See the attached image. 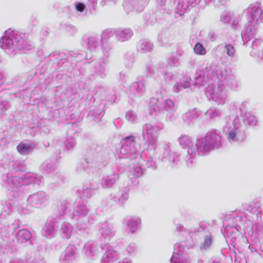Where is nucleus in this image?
<instances>
[{
  "label": "nucleus",
  "mask_w": 263,
  "mask_h": 263,
  "mask_svg": "<svg viewBox=\"0 0 263 263\" xmlns=\"http://www.w3.org/2000/svg\"><path fill=\"white\" fill-rule=\"evenodd\" d=\"M28 202L33 206L40 207L46 202V198L44 193H37L31 195Z\"/></svg>",
  "instance_id": "obj_11"
},
{
  "label": "nucleus",
  "mask_w": 263,
  "mask_h": 263,
  "mask_svg": "<svg viewBox=\"0 0 263 263\" xmlns=\"http://www.w3.org/2000/svg\"><path fill=\"white\" fill-rule=\"evenodd\" d=\"M85 7L84 4L82 3H78L76 5V8L77 10L79 11L82 12L83 11Z\"/></svg>",
  "instance_id": "obj_44"
},
{
  "label": "nucleus",
  "mask_w": 263,
  "mask_h": 263,
  "mask_svg": "<svg viewBox=\"0 0 263 263\" xmlns=\"http://www.w3.org/2000/svg\"><path fill=\"white\" fill-rule=\"evenodd\" d=\"M205 95L209 99L218 104L224 103L227 98L226 89L222 85H209L205 91Z\"/></svg>",
  "instance_id": "obj_5"
},
{
  "label": "nucleus",
  "mask_w": 263,
  "mask_h": 263,
  "mask_svg": "<svg viewBox=\"0 0 263 263\" xmlns=\"http://www.w3.org/2000/svg\"><path fill=\"white\" fill-rule=\"evenodd\" d=\"M98 45V41L95 37H90L87 40V46L90 50H94Z\"/></svg>",
  "instance_id": "obj_28"
},
{
  "label": "nucleus",
  "mask_w": 263,
  "mask_h": 263,
  "mask_svg": "<svg viewBox=\"0 0 263 263\" xmlns=\"http://www.w3.org/2000/svg\"><path fill=\"white\" fill-rule=\"evenodd\" d=\"M76 248L73 246H68L61 255V263H71L76 257Z\"/></svg>",
  "instance_id": "obj_10"
},
{
  "label": "nucleus",
  "mask_w": 263,
  "mask_h": 263,
  "mask_svg": "<svg viewBox=\"0 0 263 263\" xmlns=\"http://www.w3.org/2000/svg\"><path fill=\"white\" fill-rule=\"evenodd\" d=\"M245 121L250 126H254L256 123V119L254 116L252 115L250 112H246L245 114Z\"/></svg>",
  "instance_id": "obj_31"
},
{
  "label": "nucleus",
  "mask_w": 263,
  "mask_h": 263,
  "mask_svg": "<svg viewBox=\"0 0 263 263\" xmlns=\"http://www.w3.org/2000/svg\"><path fill=\"white\" fill-rule=\"evenodd\" d=\"M243 12L246 14L249 23L259 24L262 22V11L257 5H251Z\"/></svg>",
  "instance_id": "obj_7"
},
{
  "label": "nucleus",
  "mask_w": 263,
  "mask_h": 263,
  "mask_svg": "<svg viewBox=\"0 0 263 263\" xmlns=\"http://www.w3.org/2000/svg\"><path fill=\"white\" fill-rule=\"evenodd\" d=\"M171 144L164 146V152L161 157V160L172 166H175L179 161V155L171 148Z\"/></svg>",
  "instance_id": "obj_8"
},
{
  "label": "nucleus",
  "mask_w": 263,
  "mask_h": 263,
  "mask_svg": "<svg viewBox=\"0 0 263 263\" xmlns=\"http://www.w3.org/2000/svg\"><path fill=\"white\" fill-rule=\"evenodd\" d=\"M116 33L118 39L122 42L128 40L133 34L132 30L128 28L117 30Z\"/></svg>",
  "instance_id": "obj_14"
},
{
  "label": "nucleus",
  "mask_w": 263,
  "mask_h": 263,
  "mask_svg": "<svg viewBox=\"0 0 263 263\" xmlns=\"http://www.w3.org/2000/svg\"><path fill=\"white\" fill-rule=\"evenodd\" d=\"M77 211L82 215H85L87 213L88 210L85 205H81L78 207Z\"/></svg>",
  "instance_id": "obj_40"
},
{
  "label": "nucleus",
  "mask_w": 263,
  "mask_h": 263,
  "mask_svg": "<svg viewBox=\"0 0 263 263\" xmlns=\"http://www.w3.org/2000/svg\"><path fill=\"white\" fill-rule=\"evenodd\" d=\"M212 263H217V262H213Z\"/></svg>",
  "instance_id": "obj_53"
},
{
  "label": "nucleus",
  "mask_w": 263,
  "mask_h": 263,
  "mask_svg": "<svg viewBox=\"0 0 263 263\" xmlns=\"http://www.w3.org/2000/svg\"><path fill=\"white\" fill-rule=\"evenodd\" d=\"M176 228L179 230H181L182 229H183V226L179 224L178 226H177Z\"/></svg>",
  "instance_id": "obj_50"
},
{
  "label": "nucleus",
  "mask_w": 263,
  "mask_h": 263,
  "mask_svg": "<svg viewBox=\"0 0 263 263\" xmlns=\"http://www.w3.org/2000/svg\"><path fill=\"white\" fill-rule=\"evenodd\" d=\"M73 227L68 223H64L62 226V234L64 238H69L72 234Z\"/></svg>",
  "instance_id": "obj_21"
},
{
  "label": "nucleus",
  "mask_w": 263,
  "mask_h": 263,
  "mask_svg": "<svg viewBox=\"0 0 263 263\" xmlns=\"http://www.w3.org/2000/svg\"><path fill=\"white\" fill-rule=\"evenodd\" d=\"M142 174V171L141 167H137L134 170V175L137 177H140Z\"/></svg>",
  "instance_id": "obj_41"
},
{
  "label": "nucleus",
  "mask_w": 263,
  "mask_h": 263,
  "mask_svg": "<svg viewBox=\"0 0 263 263\" xmlns=\"http://www.w3.org/2000/svg\"><path fill=\"white\" fill-rule=\"evenodd\" d=\"M238 24V20H237V21H235V20H234L232 22V25H233L234 26H237Z\"/></svg>",
  "instance_id": "obj_49"
},
{
  "label": "nucleus",
  "mask_w": 263,
  "mask_h": 263,
  "mask_svg": "<svg viewBox=\"0 0 263 263\" xmlns=\"http://www.w3.org/2000/svg\"><path fill=\"white\" fill-rule=\"evenodd\" d=\"M257 25L252 23L249 24L246 28L244 33L242 35V40H246L247 38L251 39L256 32Z\"/></svg>",
  "instance_id": "obj_16"
},
{
  "label": "nucleus",
  "mask_w": 263,
  "mask_h": 263,
  "mask_svg": "<svg viewBox=\"0 0 263 263\" xmlns=\"http://www.w3.org/2000/svg\"><path fill=\"white\" fill-rule=\"evenodd\" d=\"M180 249V246L176 244L174 246V252H173V255L171 258L170 263H184L183 259L178 253L176 252Z\"/></svg>",
  "instance_id": "obj_23"
},
{
  "label": "nucleus",
  "mask_w": 263,
  "mask_h": 263,
  "mask_svg": "<svg viewBox=\"0 0 263 263\" xmlns=\"http://www.w3.org/2000/svg\"><path fill=\"white\" fill-rule=\"evenodd\" d=\"M6 83L8 84H11L13 83V81L9 80V77L6 73L0 71V85Z\"/></svg>",
  "instance_id": "obj_33"
},
{
  "label": "nucleus",
  "mask_w": 263,
  "mask_h": 263,
  "mask_svg": "<svg viewBox=\"0 0 263 263\" xmlns=\"http://www.w3.org/2000/svg\"><path fill=\"white\" fill-rule=\"evenodd\" d=\"M76 144V140L73 138H68L65 142V145L68 148H70L73 147Z\"/></svg>",
  "instance_id": "obj_38"
},
{
  "label": "nucleus",
  "mask_w": 263,
  "mask_h": 263,
  "mask_svg": "<svg viewBox=\"0 0 263 263\" xmlns=\"http://www.w3.org/2000/svg\"><path fill=\"white\" fill-rule=\"evenodd\" d=\"M178 141L181 146L187 148V155L185 157L186 165L190 167L194 162L195 158L197 156V151L193 145L191 138L188 136L182 135L178 138Z\"/></svg>",
  "instance_id": "obj_4"
},
{
  "label": "nucleus",
  "mask_w": 263,
  "mask_h": 263,
  "mask_svg": "<svg viewBox=\"0 0 263 263\" xmlns=\"http://www.w3.org/2000/svg\"><path fill=\"white\" fill-rule=\"evenodd\" d=\"M43 234L47 238L52 237L54 234L53 224L51 222L46 223L43 230Z\"/></svg>",
  "instance_id": "obj_22"
},
{
  "label": "nucleus",
  "mask_w": 263,
  "mask_h": 263,
  "mask_svg": "<svg viewBox=\"0 0 263 263\" xmlns=\"http://www.w3.org/2000/svg\"><path fill=\"white\" fill-rule=\"evenodd\" d=\"M130 90L133 93L138 94L144 91L145 86L142 83L134 82L130 85Z\"/></svg>",
  "instance_id": "obj_24"
},
{
  "label": "nucleus",
  "mask_w": 263,
  "mask_h": 263,
  "mask_svg": "<svg viewBox=\"0 0 263 263\" xmlns=\"http://www.w3.org/2000/svg\"><path fill=\"white\" fill-rule=\"evenodd\" d=\"M140 47L142 50L150 51L153 48V45L149 41H143L140 44Z\"/></svg>",
  "instance_id": "obj_32"
},
{
  "label": "nucleus",
  "mask_w": 263,
  "mask_h": 263,
  "mask_svg": "<svg viewBox=\"0 0 263 263\" xmlns=\"http://www.w3.org/2000/svg\"><path fill=\"white\" fill-rule=\"evenodd\" d=\"M100 232L101 234L104 236H109L111 234V232L106 224L102 226L101 229H100Z\"/></svg>",
  "instance_id": "obj_37"
},
{
  "label": "nucleus",
  "mask_w": 263,
  "mask_h": 263,
  "mask_svg": "<svg viewBox=\"0 0 263 263\" xmlns=\"http://www.w3.org/2000/svg\"><path fill=\"white\" fill-rule=\"evenodd\" d=\"M128 198V195L127 193H123L119 197V201L121 203H123Z\"/></svg>",
  "instance_id": "obj_42"
},
{
  "label": "nucleus",
  "mask_w": 263,
  "mask_h": 263,
  "mask_svg": "<svg viewBox=\"0 0 263 263\" xmlns=\"http://www.w3.org/2000/svg\"><path fill=\"white\" fill-rule=\"evenodd\" d=\"M165 109L166 110L171 109L174 106L173 102L170 99L166 100L164 102Z\"/></svg>",
  "instance_id": "obj_39"
},
{
  "label": "nucleus",
  "mask_w": 263,
  "mask_h": 263,
  "mask_svg": "<svg viewBox=\"0 0 263 263\" xmlns=\"http://www.w3.org/2000/svg\"><path fill=\"white\" fill-rule=\"evenodd\" d=\"M190 86V83L187 81L185 82L183 84H181V87H182L183 88L185 89Z\"/></svg>",
  "instance_id": "obj_45"
},
{
  "label": "nucleus",
  "mask_w": 263,
  "mask_h": 263,
  "mask_svg": "<svg viewBox=\"0 0 263 263\" xmlns=\"http://www.w3.org/2000/svg\"><path fill=\"white\" fill-rule=\"evenodd\" d=\"M26 43H28V44H30L31 47V48H30V50H31L32 48V47H33L32 43L30 41H28V40L26 41V40H24V42L23 43V46H24L26 47V45H27V44H26Z\"/></svg>",
  "instance_id": "obj_46"
},
{
  "label": "nucleus",
  "mask_w": 263,
  "mask_h": 263,
  "mask_svg": "<svg viewBox=\"0 0 263 263\" xmlns=\"http://www.w3.org/2000/svg\"><path fill=\"white\" fill-rule=\"evenodd\" d=\"M253 53L257 56H263V42L260 40H255L252 43Z\"/></svg>",
  "instance_id": "obj_20"
},
{
  "label": "nucleus",
  "mask_w": 263,
  "mask_h": 263,
  "mask_svg": "<svg viewBox=\"0 0 263 263\" xmlns=\"http://www.w3.org/2000/svg\"><path fill=\"white\" fill-rule=\"evenodd\" d=\"M102 263H130L129 258H122L121 255L114 250L109 248L103 255Z\"/></svg>",
  "instance_id": "obj_6"
},
{
  "label": "nucleus",
  "mask_w": 263,
  "mask_h": 263,
  "mask_svg": "<svg viewBox=\"0 0 263 263\" xmlns=\"http://www.w3.org/2000/svg\"><path fill=\"white\" fill-rule=\"evenodd\" d=\"M221 115V111L220 110L216 109L215 108H211L205 112L206 116L212 119H215L216 118L220 117Z\"/></svg>",
  "instance_id": "obj_26"
},
{
  "label": "nucleus",
  "mask_w": 263,
  "mask_h": 263,
  "mask_svg": "<svg viewBox=\"0 0 263 263\" xmlns=\"http://www.w3.org/2000/svg\"><path fill=\"white\" fill-rule=\"evenodd\" d=\"M147 141L148 144L155 149L158 144L157 136L144 138Z\"/></svg>",
  "instance_id": "obj_34"
},
{
  "label": "nucleus",
  "mask_w": 263,
  "mask_h": 263,
  "mask_svg": "<svg viewBox=\"0 0 263 263\" xmlns=\"http://www.w3.org/2000/svg\"><path fill=\"white\" fill-rule=\"evenodd\" d=\"M138 145L134 140L133 136L127 137L122 141V146L120 149V153L123 155H125L129 154H134L136 153Z\"/></svg>",
  "instance_id": "obj_9"
},
{
  "label": "nucleus",
  "mask_w": 263,
  "mask_h": 263,
  "mask_svg": "<svg viewBox=\"0 0 263 263\" xmlns=\"http://www.w3.org/2000/svg\"><path fill=\"white\" fill-rule=\"evenodd\" d=\"M222 143L221 138L216 132H209L204 137L197 140L195 145L197 155L205 153L219 147Z\"/></svg>",
  "instance_id": "obj_3"
},
{
  "label": "nucleus",
  "mask_w": 263,
  "mask_h": 263,
  "mask_svg": "<svg viewBox=\"0 0 263 263\" xmlns=\"http://www.w3.org/2000/svg\"><path fill=\"white\" fill-rule=\"evenodd\" d=\"M124 222L126 223L130 232L133 233L138 230L141 223V219L137 217H128L125 218Z\"/></svg>",
  "instance_id": "obj_12"
},
{
  "label": "nucleus",
  "mask_w": 263,
  "mask_h": 263,
  "mask_svg": "<svg viewBox=\"0 0 263 263\" xmlns=\"http://www.w3.org/2000/svg\"><path fill=\"white\" fill-rule=\"evenodd\" d=\"M224 51L228 56L233 58L236 55V51L233 45L232 44H227L224 46Z\"/></svg>",
  "instance_id": "obj_29"
},
{
  "label": "nucleus",
  "mask_w": 263,
  "mask_h": 263,
  "mask_svg": "<svg viewBox=\"0 0 263 263\" xmlns=\"http://www.w3.org/2000/svg\"><path fill=\"white\" fill-rule=\"evenodd\" d=\"M224 130L228 140L231 143L241 142L246 138L245 126L242 120L238 117L228 120L224 127Z\"/></svg>",
  "instance_id": "obj_2"
},
{
  "label": "nucleus",
  "mask_w": 263,
  "mask_h": 263,
  "mask_svg": "<svg viewBox=\"0 0 263 263\" xmlns=\"http://www.w3.org/2000/svg\"><path fill=\"white\" fill-rule=\"evenodd\" d=\"M84 248L85 254L88 257H93L98 253V245L95 242H88Z\"/></svg>",
  "instance_id": "obj_15"
},
{
  "label": "nucleus",
  "mask_w": 263,
  "mask_h": 263,
  "mask_svg": "<svg viewBox=\"0 0 263 263\" xmlns=\"http://www.w3.org/2000/svg\"><path fill=\"white\" fill-rule=\"evenodd\" d=\"M151 114L153 115L154 114L152 112H151Z\"/></svg>",
  "instance_id": "obj_52"
},
{
  "label": "nucleus",
  "mask_w": 263,
  "mask_h": 263,
  "mask_svg": "<svg viewBox=\"0 0 263 263\" xmlns=\"http://www.w3.org/2000/svg\"><path fill=\"white\" fill-rule=\"evenodd\" d=\"M179 54L174 53L170 55L167 59V62L170 66H177L179 64Z\"/></svg>",
  "instance_id": "obj_27"
},
{
  "label": "nucleus",
  "mask_w": 263,
  "mask_h": 263,
  "mask_svg": "<svg viewBox=\"0 0 263 263\" xmlns=\"http://www.w3.org/2000/svg\"><path fill=\"white\" fill-rule=\"evenodd\" d=\"M24 42V39L18 32L9 29L0 39V47L9 54H13L17 50L23 51L30 50V44L26 43L27 45L25 47Z\"/></svg>",
  "instance_id": "obj_1"
},
{
  "label": "nucleus",
  "mask_w": 263,
  "mask_h": 263,
  "mask_svg": "<svg viewBox=\"0 0 263 263\" xmlns=\"http://www.w3.org/2000/svg\"><path fill=\"white\" fill-rule=\"evenodd\" d=\"M135 250V245L134 244H130L126 248V251L127 252L130 254L131 253H133Z\"/></svg>",
  "instance_id": "obj_43"
},
{
  "label": "nucleus",
  "mask_w": 263,
  "mask_h": 263,
  "mask_svg": "<svg viewBox=\"0 0 263 263\" xmlns=\"http://www.w3.org/2000/svg\"><path fill=\"white\" fill-rule=\"evenodd\" d=\"M156 109H158V107L157 106H152L150 107L151 110H154V112L156 111Z\"/></svg>",
  "instance_id": "obj_48"
},
{
  "label": "nucleus",
  "mask_w": 263,
  "mask_h": 263,
  "mask_svg": "<svg viewBox=\"0 0 263 263\" xmlns=\"http://www.w3.org/2000/svg\"><path fill=\"white\" fill-rule=\"evenodd\" d=\"M31 236V233L30 231L26 229H22L17 233L16 238L18 242L23 243L29 240Z\"/></svg>",
  "instance_id": "obj_17"
},
{
  "label": "nucleus",
  "mask_w": 263,
  "mask_h": 263,
  "mask_svg": "<svg viewBox=\"0 0 263 263\" xmlns=\"http://www.w3.org/2000/svg\"><path fill=\"white\" fill-rule=\"evenodd\" d=\"M243 14V12H240L237 14H235V16L233 14H232L230 13H226L223 14L221 16V21L224 23H229L231 22L232 17H236V16L237 17H239V18H241L242 15Z\"/></svg>",
  "instance_id": "obj_25"
},
{
  "label": "nucleus",
  "mask_w": 263,
  "mask_h": 263,
  "mask_svg": "<svg viewBox=\"0 0 263 263\" xmlns=\"http://www.w3.org/2000/svg\"><path fill=\"white\" fill-rule=\"evenodd\" d=\"M231 229L233 232H235L237 231V230L236 227H232V228H231Z\"/></svg>",
  "instance_id": "obj_51"
},
{
  "label": "nucleus",
  "mask_w": 263,
  "mask_h": 263,
  "mask_svg": "<svg viewBox=\"0 0 263 263\" xmlns=\"http://www.w3.org/2000/svg\"><path fill=\"white\" fill-rule=\"evenodd\" d=\"M126 119L131 122H134L137 120V115L133 111H128L126 114Z\"/></svg>",
  "instance_id": "obj_35"
},
{
  "label": "nucleus",
  "mask_w": 263,
  "mask_h": 263,
  "mask_svg": "<svg viewBox=\"0 0 263 263\" xmlns=\"http://www.w3.org/2000/svg\"><path fill=\"white\" fill-rule=\"evenodd\" d=\"M34 148V145L30 143H21L17 146V151L22 155H27Z\"/></svg>",
  "instance_id": "obj_19"
},
{
  "label": "nucleus",
  "mask_w": 263,
  "mask_h": 263,
  "mask_svg": "<svg viewBox=\"0 0 263 263\" xmlns=\"http://www.w3.org/2000/svg\"><path fill=\"white\" fill-rule=\"evenodd\" d=\"M117 179L118 177L115 175L104 177L101 181V185L104 189L111 187Z\"/></svg>",
  "instance_id": "obj_18"
},
{
  "label": "nucleus",
  "mask_w": 263,
  "mask_h": 263,
  "mask_svg": "<svg viewBox=\"0 0 263 263\" xmlns=\"http://www.w3.org/2000/svg\"><path fill=\"white\" fill-rule=\"evenodd\" d=\"M160 130L159 127L146 124L143 126L142 135L144 138L157 136V132Z\"/></svg>",
  "instance_id": "obj_13"
},
{
  "label": "nucleus",
  "mask_w": 263,
  "mask_h": 263,
  "mask_svg": "<svg viewBox=\"0 0 263 263\" xmlns=\"http://www.w3.org/2000/svg\"><path fill=\"white\" fill-rule=\"evenodd\" d=\"M194 52L198 55H203L206 53L205 48L200 43H197L194 47Z\"/></svg>",
  "instance_id": "obj_30"
},
{
  "label": "nucleus",
  "mask_w": 263,
  "mask_h": 263,
  "mask_svg": "<svg viewBox=\"0 0 263 263\" xmlns=\"http://www.w3.org/2000/svg\"><path fill=\"white\" fill-rule=\"evenodd\" d=\"M19 180V178L17 177H13V178L12 179V183H16V182H17V181Z\"/></svg>",
  "instance_id": "obj_47"
},
{
  "label": "nucleus",
  "mask_w": 263,
  "mask_h": 263,
  "mask_svg": "<svg viewBox=\"0 0 263 263\" xmlns=\"http://www.w3.org/2000/svg\"><path fill=\"white\" fill-rule=\"evenodd\" d=\"M212 243V237L210 235L205 236L203 243L201 246V248L205 249L208 248Z\"/></svg>",
  "instance_id": "obj_36"
}]
</instances>
